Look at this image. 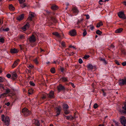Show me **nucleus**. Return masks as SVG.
I'll return each mask as SVG.
<instances>
[{
	"instance_id": "obj_1",
	"label": "nucleus",
	"mask_w": 126,
	"mask_h": 126,
	"mask_svg": "<svg viewBox=\"0 0 126 126\" xmlns=\"http://www.w3.org/2000/svg\"><path fill=\"white\" fill-rule=\"evenodd\" d=\"M2 120L4 122L5 124L7 126H9L10 124V119L9 117L7 116L5 117L4 115L1 116Z\"/></svg>"
},
{
	"instance_id": "obj_2",
	"label": "nucleus",
	"mask_w": 126,
	"mask_h": 126,
	"mask_svg": "<svg viewBox=\"0 0 126 126\" xmlns=\"http://www.w3.org/2000/svg\"><path fill=\"white\" fill-rule=\"evenodd\" d=\"M22 112L25 116L29 115L31 113V112L26 108L23 109L22 110Z\"/></svg>"
},
{
	"instance_id": "obj_3",
	"label": "nucleus",
	"mask_w": 126,
	"mask_h": 126,
	"mask_svg": "<svg viewBox=\"0 0 126 126\" xmlns=\"http://www.w3.org/2000/svg\"><path fill=\"white\" fill-rule=\"evenodd\" d=\"M120 119L121 124L124 126H126V118L122 116L120 117Z\"/></svg>"
},
{
	"instance_id": "obj_4",
	"label": "nucleus",
	"mask_w": 126,
	"mask_h": 126,
	"mask_svg": "<svg viewBox=\"0 0 126 126\" xmlns=\"http://www.w3.org/2000/svg\"><path fill=\"white\" fill-rule=\"evenodd\" d=\"M118 15L119 17L121 18L124 19L126 18L125 15L123 12L121 11L119 12L118 13Z\"/></svg>"
},
{
	"instance_id": "obj_5",
	"label": "nucleus",
	"mask_w": 126,
	"mask_h": 126,
	"mask_svg": "<svg viewBox=\"0 0 126 126\" xmlns=\"http://www.w3.org/2000/svg\"><path fill=\"white\" fill-rule=\"evenodd\" d=\"M29 23H27L23 27L21 28V29L23 31H25L29 28Z\"/></svg>"
},
{
	"instance_id": "obj_6",
	"label": "nucleus",
	"mask_w": 126,
	"mask_h": 126,
	"mask_svg": "<svg viewBox=\"0 0 126 126\" xmlns=\"http://www.w3.org/2000/svg\"><path fill=\"white\" fill-rule=\"evenodd\" d=\"M122 108V110H119V111L121 113H126V100L124 104V106Z\"/></svg>"
},
{
	"instance_id": "obj_7",
	"label": "nucleus",
	"mask_w": 126,
	"mask_h": 126,
	"mask_svg": "<svg viewBox=\"0 0 126 126\" xmlns=\"http://www.w3.org/2000/svg\"><path fill=\"white\" fill-rule=\"evenodd\" d=\"M61 109V107L60 106H59L56 108V112L57 113L56 116H57L60 114Z\"/></svg>"
},
{
	"instance_id": "obj_8",
	"label": "nucleus",
	"mask_w": 126,
	"mask_h": 126,
	"mask_svg": "<svg viewBox=\"0 0 126 126\" xmlns=\"http://www.w3.org/2000/svg\"><path fill=\"white\" fill-rule=\"evenodd\" d=\"M119 84L120 85L123 84H126V78L120 80Z\"/></svg>"
},
{
	"instance_id": "obj_9",
	"label": "nucleus",
	"mask_w": 126,
	"mask_h": 126,
	"mask_svg": "<svg viewBox=\"0 0 126 126\" xmlns=\"http://www.w3.org/2000/svg\"><path fill=\"white\" fill-rule=\"evenodd\" d=\"M69 34L71 36H74L76 35V32L75 30H73L70 31L69 32Z\"/></svg>"
},
{
	"instance_id": "obj_10",
	"label": "nucleus",
	"mask_w": 126,
	"mask_h": 126,
	"mask_svg": "<svg viewBox=\"0 0 126 126\" xmlns=\"http://www.w3.org/2000/svg\"><path fill=\"white\" fill-rule=\"evenodd\" d=\"M24 17V15L23 14L17 17V19L19 21H20L23 19Z\"/></svg>"
},
{
	"instance_id": "obj_11",
	"label": "nucleus",
	"mask_w": 126,
	"mask_h": 126,
	"mask_svg": "<svg viewBox=\"0 0 126 126\" xmlns=\"http://www.w3.org/2000/svg\"><path fill=\"white\" fill-rule=\"evenodd\" d=\"M36 40L35 37L33 35H32V36L29 38V41L31 42H33Z\"/></svg>"
},
{
	"instance_id": "obj_12",
	"label": "nucleus",
	"mask_w": 126,
	"mask_h": 126,
	"mask_svg": "<svg viewBox=\"0 0 126 126\" xmlns=\"http://www.w3.org/2000/svg\"><path fill=\"white\" fill-rule=\"evenodd\" d=\"M30 16L29 17L28 19L29 20H31L32 18L34 16V14L32 13H31L30 14Z\"/></svg>"
},
{
	"instance_id": "obj_13",
	"label": "nucleus",
	"mask_w": 126,
	"mask_h": 126,
	"mask_svg": "<svg viewBox=\"0 0 126 126\" xmlns=\"http://www.w3.org/2000/svg\"><path fill=\"white\" fill-rule=\"evenodd\" d=\"M18 51V50L15 48L12 49L11 50V52L12 53H17Z\"/></svg>"
},
{
	"instance_id": "obj_14",
	"label": "nucleus",
	"mask_w": 126,
	"mask_h": 126,
	"mask_svg": "<svg viewBox=\"0 0 126 126\" xmlns=\"http://www.w3.org/2000/svg\"><path fill=\"white\" fill-rule=\"evenodd\" d=\"M99 60L104 64H107V62L104 59L102 58L101 57H100L99 58Z\"/></svg>"
},
{
	"instance_id": "obj_15",
	"label": "nucleus",
	"mask_w": 126,
	"mask_h": 126,
	"mask_svg": "<svg viewBox=\"0 0 126 126\" xmlns=\"http://www.w3.org/2000/svg\"><path fill=\"white\" fill-rule=\"evenodd\" d=\"M58 90L59 91H60L62 90H63L64 89V86H62L61 85H60L58 87Z\"/></svg>"
},
{
	"instance_id": "obj_16",
	"label": "nucleus",
	"mask_w": 126,
	"mask_h": 126,
	"mask_svg": "<svg viewBox=\"0 0 126 126\" xmlns=\"http://www.w3.org/2000/svg\"><path fill=\"white\" fill-rule=\"evenodd\" d=\"M54 96V92L52 91H50L49 94V97L50 98H52Z\"/></svg>"
},
{
	"instance_id": "obj_17",
	"label": "nucleus",
	"mask_w": 126,
	"mask_h": 126,
	"mask_svg": "<svg viewBox=\"0 0 126 126\" xmlns=\"http://www.w3.org/2000/svg\"><path fill=\"white\" fill-rule=\"evenodd\" d=\"M19 61V60H17L13 64L12 66V67L13 68L15 67L18 64V62Z\"/></svg>"
},
{
	"instance_id": "obj_18",
	"label": "nucleus",
	"mask_w": 126,
	"mask_h": 126,
	"mask_svg": "<svg viewBox=\"0 0 126 126\" xmlns=\"http://www.w3.org/2000/svg\"><path fill=\"white\" fill-rule=\"evenodd\" d=\"M63 108L64 110H66L68 108V106L66 104H64L63 106Z\"/></svg>"
},
{
	"instance_id": "obj_19",
	"label": "nucleus",
	"mask_w": 126,
	"mask_h": 126,
	"mask_svg": "<svg viewBox=\"0 0 126 126\" xmlns=\"http://www.w3.org/2000/svg\"><path fill=\"white\" fill-rule=\"evenodd\" d=\"M122 30L123 29L122 28H120L116 30L115 31V32L116 33H120L122 31Z\"/></svg>"
},
{
	"instance_id": "obj_20",
	"label": "nucleus",
	"mask_w": 126,
	"mask_h": 126,
	"mask_svg": "<svg viewBox=\"0 0 126 126\" xmlns=\"http://www.w3.org/2000/svg\"><path fill=\"white\" fill-rule=\"evenodd\" d=\"M87 67L89 69H92L93 67L92 65L90 64H89L87 65Z\"/></svg>"
},
{
	"instance_id": "obj_21",
	"label": "nucleus",
	"mask_w": 126,
	"mask_h": 126,
	"mask_svg": "<svg viewBox=\"0 0 126 126\" xmlns=\"http://www.w3.org/2000/svg\"><path fill=\"white\" fill-rule=\"evenodd\" d=\"M103 24L102 22L101 21H100L97 24L96 27L97 28H99L100 26H102Z\"/></svg>"
},
{
	"instance_id": "obj_22",
	"label": "nucleus",
	"mask_w": 126,
	"mask_h": 126,
	"mask_svg": "<svg viewBox=\"0 0 126 126\" xmlns=\"http://www.w3.org/2000/svg\"><path fill=\"white\" fill-rule=\"evenodd\" d=\"M53 34L58 37L59 38L60 37V34L57 32H53Z\"/></svg>"
},
{
	"instance_id": "obj_23",
	"label": "nucleus",
	"mask_w": 126,
	"mask_h": 126,
	"mask_svg": "<svg viewBox=\"0 0 126 126\" xmlns=\"http://www.w3.org/2000/svg\"><path fill=\"white\" fill-rule=\"evenodd\" d=\"M67 119L69 120H72L74 119V117L72 116H68L66 117Z\"/></svg>"
},
{
	"instance_id": "obj_24",
	"label": "nucleus",
	"mask_w": 126,
	"mask_h": 126,
	"mask_svg": "<svg viewBox=\"0 0 126 126\" xmlns=\"http://www.w3.org/2000/svg\"><path fill=\"white\" fill-rule=\"evenodd\" d=\"M72 11L74 13H77L78 12V10L77 8H73Z\"/></svg>"
},
{
	"instance_id": "obj_25",
	"label": "nucleus",
	"mask_w": 126,
	"mask_h": 126,
	"mask_svg": "<svg viewBox=\"0 0 126 126\" xmlns=\"http://www.w3.org/2000/svg\"><path fill=\"white\" fill-rule=\"evenodd\" d=\"M61 80L63 82H64L66 81H68V80L65 77H63L61 79Z\"/></svg>"
},
{
	"instance_id": "obj_26",
	"label": "nucleus",
	"mask_w": 126,
	"mask_h": 126,
	"mask_svg": "<svg viewBox=\"0 0 126 126\" xmlns=\"http://www.w3.org/2000/svg\"><path fill=\"white\" fill-rule=\"evenodd\" d=\"M34 123L37 126H39L40 125V124L39 121L37 120H35Z\"/></svg>"
},
{
	"instance_id": "obj_27",
	"label": "nucleus",
	"mask_w": 126,
	"mask_h": 126,
	"mask_svg": "<svg viewBox=\"0 0 126 126\" xmlns=\"http://www.w3.org/2000/svg\"><path fill=\"white\" fill-rule=\"evenodd\" d=\"M96 33L100 35L102 34V32L99 30H98L96 31Z\"/></svg>"
},
{
	"instance_id": "obj_28",
	"label": "nucleus",
	"mask_w": 126,
	"mask_h": 126,
	"mask_svg": "<svg viewBox=\"0 0 126 126\" xmlns=\"http://www.w3.org/2000/svg\"><path fill=\"white\" fill-rule=\"evenodd\" d=\"M50 71L52 73H54L55 72V69L54 68L51 69Z\"/></svg>"
},
{
	"instance_id": "obj_29",
	"label": "nucleus",
	"mask_w": 126,
	"mask_h": 126,
	"mask_svg": "<svg viewBox=\"0 0 126 126\" xmlns=\"http://www.w3.org/2000/svg\"><path fill=\"white\" fill-rule=\"evenodd\" d=\"M12 75L13 77L16 78L17 77V74L15 72H14L12 73Z\"/></svg>"
},
{
	"instance_id": "obj_30",
	"label": "nucleus",
	"mask_w": 126,
	"mask_h": 126,
	"mask_svg": "<svg viewBox=\"0 0 126 126\" xmlns=\"http://www.w3.org/2000/svg\"><path fill=\"white\" fill-rule=\"evenodd\" d=\"M59 7L57 6L55 4H53L51 6V8H58Z\"/></svg>"
},
{
	"instance_id": "obj_31",
	"label": "nucleus",
	"mask_w": 126,
	"mask_h": 126,
	"mask_svg": "<svg viewBox=\"0 0 126 126\" xmlns=\"http://www.w3.org/2000/svg\"><path fill=\"white\" fill-rule=\"evenodd\" d=\"M29 7V6L28 5H27L26 4H23V7Z\"/></svg>"
},
{
	"instance_id": "obj_32",
	"label": "nucleus",
	"mask_w": 126,
	"mask_h": 126,
	"mask_svg": "<svg viewBox=\"0 0 126 126\" xmlns=\"http://www.w3.org/2000/svg\"><path fill=\"white\" fill-rule=\"evenodd\" d=\"M87 34V32L85 30H84V32L83 33V36H85Z\"/></svg>"
},
{
	"instance_id": "obj_33",
	"label": "nucleus",
	"mask_w": 126,
	"mask_h": 126,
	"mask_svg": "<svg viewBox=\"0 0 126 126\" xmlns=\"http://www.w3.org/2000/svg\"><path fill=\"white\" fill-rule=\"evenodd\" d=\"M113 122L115 124V125L116 126H117L118 125V122L116 121H115L114 120H113Z\"/></svg>"
},
{
	"instance_id": "obj_34",
	"label": "nucleus",
	"mask_w": 126,
	"mask_h": 126,
	"mask_svg": "<svg viewBox=\"0 0 126 126\" xmlns=\"http://www.w3.org/2000/svg\"><path fill=\"white\" fill-rule=\"evenodd\" d=\"M4 78L1 77L0 78V82H3L4 81Z\"/></svg>"
},
{
	"instance_id": "obj_35",
	"label": "nucleus",
	"mask_w": 126,
	"mask_h": 126,
	"mask_svg": "<svg viewBox=\"0 0 126 126\" xmlns=\"http://www.w3.org/2000/svg\"><path fill=\"white\" fill-rule=\"evenodd\" d=\"M97 104L96 103H95L94 105V109L96 108L97 107Z\"/></svg>"
},
{
	"instance_id": "obj_36",
	"label": "nucleus",
	"mask_w": 126,
	"mask_h": 126,
	"mask_svg": "<svg viewBox=\"0 0 126 126\" xmlns=\"http://www.w3.org/2000/svg\"><path fill=\"white\" fill-rule=\"evenodd\" d=\"M34 63L36 64H38V62L37 61V59H35L34 60Z\"/></svg>"
},
{
	"instance_id": "obj_37",
	"label": "nucleus",
	"mask_w": 126,
	"mask_h": 126,
	"mask_svg": "<svg viewBox=\"0 0 126 126\" xmlns=\"http://www.w3.org/2000/svg\"><path fill=\"white\" fill-rule=\"evenodd\" d=\"M30 85L31 86H34L35 85L33 83V82L32 81H30Z\"/></svg>"
},
{
	"instance_id": "obj_38",
	"label": "nucleus",
	"mask_w": 126,
	"mask_h": 126,
	"mask_svg": "<svg viewBox=\"0 0 126 126\" xmlns=\"http://www.w3.org/2000/svg\"><path fill=\"white\" fill-rule=\"evenodd\" d=\"M33 67H34L33 65H29L28 66V67L30 69L32 68H33Z\"/></svg>"
},
{
	"instance_id": "obj_39",
	"label": "nucleus",
	"mask_w": 126,
	"mask_h": 126,
	"mask_svg": "<svg viewBox=\"0 0 126 126\" xmlns=\"http://www.w3.org/2000/svg\"><path fill=\"white\" fill-rule=\"evenodd\" d=\"M79 63H80V64H81V63H82L83 62V61H82V60L81 59H79Z\"/></svg>"
},
{
	"instance_id": "obj_40",
	"label": "nucleus",
	"mask_w": 126,
	"mask_h": 126,
	"mask_svg": "<svg viewBox=\"0 0 126 126\" xmlns=\"http://www.w3.org/2000/svg\"><path fill=\"white\" fill-rule=\"evenodd\" d=\"M10 92V91L9 89H7L6 90V92L5 93L7 95V94Z\"/></svg>"
},
{
	"instance_id": "obj_41",
	"label": "nucleus",
	"mask_w": 126,
	"mask_h": 126,
	"mask_svg": "<svg viewBox=\"0 0 126 126\" xmlns=\"http://www.w3.org/2000/svg\"><path fill=\"white\" fill-rule=\"evenodd\" d=\"M9 8H15V7L13 6L12 4L9 5Z\"/></svg>"
},
{
	"instance_id": "obj_42",
	"label": "nucleus",
	"mask_w": 126,
	"mask_h": 126,
	"mask_svg": "<svg viewBox=\"0 0 126 126\" xmlns=\"http://www.w3.org/2000/svg\"><path fill=\"white\" fill-rule=\"evenodd\" d=\"M0 88H2L3 89H4V86L2 84H0Z\"/></svg>"
},
{
	"instance_id": "obj_43",
	"label": "nucleus",
	"mask_w": 126,
	"mask_h": 126,
	"mask_svg": "<svg viewBox=\"0 0 126 126\" xmlns=\"http://www.w3.org/2000/svg\"><path fill=\"white\" fill-rule=\"evenodd\" d=\"M4 39L3 38H1L0 39V42L2 43H3L4 42Z\"/></svg>"
},
{
	"instance_id": "obj_44",
	"label": "nucleus",
	"mask_w": 126,
	"mask_h": 126,
	"mask_svg": "<svg viewBox=\"0 0 126 126\" xmlns=\"http://www.w3.org/2000/svg\"><path fill=\"white\" fill-rule=\"evenodd\" d=\"M90 29L92 30H93L94 29V27L93 26V25H90Z\"/></svg>"
},
{
	"instance_id": "obj_45",
	"label": "nucleus",
	"mask_w": 126,
	"mask_h": 126,
	"mask_svg": "<svg viewBox=\"0 0 126 126\" xmlns=\"http://www.w3.org/2000/svg\"><path fill=\"white\" fill-rule=\"evenodd\" d=\"M61 44L63 47H64L65 46V43L64 42H62L61 43Z\"/></svg>"
},
{
	"instance_id": "obj_46",
	"label": "nucleus",
	"mask_w": 126,
	"mask_h": 126,
	"mask_svg": "<svg viewBox=\"0 0 126 126\" xmlns=\"http://www.w3.org/2000/svg\"><path fill=\"white\" fill-rule=\"evenodd\" d=\"M9 30V29L8 28H7L6 29H3V31H4L7 32Z\"/></svg>"
},
{
	"instance_id": "obj_47",
	"label": "nucleus",
	"mask_w": 126,
	"mask_h": 126,
	"mask_svg": "<svg viewBox=\"0 0 126 126\" xmlns=\"http://www.w3.org/2000/svg\"><path fill=\"white\" fill-rule=\"evenodd\" d=\"M122 64L123 66L126 65V61L125 62L122 63Z\"/></svg>"
},
{
	"instance_id": "obj_48",
	"label": "nucleus",
	"mask_w": 126,
	"mask_h": 126,
	"mask_svg": "<svg viewBox=\"0 0 126 126\" xmlns=\"http://www.w3.org/2000/svg\"><path fill=\"white\" fill-rule=\"evenodd\" d=\"M25 0H19V2L20 3H22L25 1Z\"/></svg>"
},
{
	"instance_id": "obj_49",
	"label": "nucleus",
	"mask_w": 126,
	"mask_h": 126,
	"mask_svg": "<svg viewBox=\"0 0 126 126\" xmlns=\"http://www.w3.org/2000/svg\"><path fill=\"white\" fill-rule=\"evenodd\" d=\"M1 95H2V98L3 97L5 96L6 95V94L5 93H3L2 94H1Z\"/></svg>"
},
{
	"instance_id": "obj_50",
	"label": "nucleus",
	"mask_w": 126,
	"mask_h": 126,
	"mask_svg": "<svg viewBox=\"0 0 126 126\" xmlns=\"http://www.w3.org/2000/svg\"><path fill=\"white\" fill-rule=\"evenodd\" d=\"M11 75L10 74H8L6 75V77L8 78H10L11 77Z\"/></svg>"
},
{
	"instance_id": "obj_51",
	"label": "nucleus",
	"mask_w": 126,
	"mask_h": 126,
	"mask_svg": "<svg viewBox=\"0 0 126 126\" xmlns=\"http://www.w3.org/2000/svg\"><path fill=\"white\" fill-rule=\"evenodd\" d=\"M70 84L73 88H75V86L74 85L73 83H72L71 82H70Z\"/></svg>"
},
{
	"instance_id": "obj_52",
	"label": "nucleus",
	"mask_w": 126,
	"mask_h": 126,
	"mask_svg": "<svg viewBox=\"0 0 126 126\" xmlns=\"http://www.w3.org/2000/svg\"><path fill=\"white\" fill-rule=\"evenodd\" d=\"M114 47L113 45H111L110 47V48L112 49L113 50H114Z\"/></svg>"
},
{
	"instance_id": "obj_53",
	"label": "nucleus",
	"mask_w": 126,
	"mask_h": 126,
	"mask_svg": "<svg viewBox=\"0 0 126 126\" xmlns=\"http://www.w3.org/2000/svg\"><path fill=\"white\" fill-rule=\"evenodd\" d=\"M86 16V18L87 19H88L89 18L90 16L89 15H85Z\"/></svg>"
},
{
	"instance_id": "obj_54",
	"label": "nucleus",
	"mask_w": 126,
	"mask_h": 126,
	"mask_svg": "<svg viewBox=\"0 0 126 126\" xmlns=\"http://www.w3.org/2000/svg\"><path fill=\"white\" fill-rule=\"evenodd\" d=\"M115 62L116 64L118 65H120V64L116 60L115 61Z\"/></svg>"
},
{
	"instance_id": "obj_55",
	"label": "nucleus",
	"mask_w": 126,
	"mask_h": 126,
	"mask_svg": "<svg viewBox=\"0 0 126 126\" xmlns=\"http://www.w3.org/2000/svg\"><path fill=\"white\" fill-rule=\"evenodd\" d=\"M89 57V55H85L84 56V58L85 59H87Z\"/></svg>"
},
{
	"instance_id": "obj_56",
	"label": "nucleus",
	"mask_w": 126,
	"mask_h": 126,
	"mask_svg": "<svg viewBox=\"0 0 126 126\" xmlns=\"http://www.w3.org/2000/svg\"><path fill=\"white\" fill-rule=\"evenodd\" d=\"M102 91H103V95L104 96H106V94L103 91V90H102Z\"/></svg>"
},
{
	"instance_id": "obj_57",
	"label": "nucleus",
	"mask_w": 126,
	"mask_h": 126,
	"mask_svg": "<svg viewBox=\"0 0 126 126\" xmlns=\"http://www.w3.org/2000/svg\"><path fill=\"white\" fill-rule=\"evenodd\" d=\"M5 104L7 105V106H9L10 105V103L9 102H7V103Z\"/></svg>"
},
{
	"instance_id": "obj_58",
	"label": "nucleus",
	"mask_w": 126,
	"mask_h": 126,
	"mask_svg": "<svg viewBox=\"0 0 126 126\" xmlns=\"http://www.w3.org/2000/svg\"><path fill=\"white\" fill-rule=\"evenodd\" d=\"M69 113V112L68 111H65V113L66 114H67Z\"/></svg>"
},
{
	"instance_id": "obj_59",
	"label": "nucleus",
	"mask_w": 126,
	"mask_h": 126,
	"mask_svg": "<svg viewBox=\"0 0 126 126\" xmlns=\"http://www.w3.org/2000/svg\"><path fill=\"white\" fill-rule=\"evenodd\" d=\"M69 47L70 48H75V47L74 46H72V45L70 46H69Z\"/></svg>"
},
{
	"instance_id": "obj_60",
	"label": "nucleus",
	"mask_w": 126,
	"mask_h": 126,
	"mask_svg": "<svg viewBox=\"0 0 126 126\" xmlns=\"http://www.w3.org/2000/svg\"><path fill=\"white\" fill-rule=\"evenodd\" d=\"M104 1H102V0H99V3L100 4H101V3H100V2H104Z\"/></svg>"
},
{
	"instance_id": "obj_61",
	"label": "nucleus",
	"mask_w": 126,
	"mask_h": 126,
	"mask_svg": "<svg viewBox=\"0 0 126 126\" xmlns=\"http://www.w3.org/2000/svg\"><path fill=\"white\" fill-rule=\"evenodd\" d=\"M123 3L124 5L126 6V1H124Z\"/></svg>"
},
{
	"instance_id": "obj_62",
	"label": "nucleus",
	"mask_w": 126,
	"mask_h": 126,
	"mask_svg": "<svg viewBox=\"0 0 126 126\" xmlns=\"http://www.w3.org/2000/svg\"><path fill=\"white\" fill-rule=\"evenodd\" d=\"M10 10L11 11H14L15 10V8H10Z\"/></svg>"
},
{
	"instance_id": "obj_63",
	"label": "nucleus",
	"mask_w": 126,
	"mask_h": 126,
	"mask_svg": "<svg viewBox=\"0 0 126 126\" xmlns=\"http://www.w3.org/2000/svg\"><path fill=\"white\" fill-rule=\"evenodd\" d=\"M46 98V96H45V95H44L42 97V98L43 99H45V98Z\"/></svg>"
},
{
	"instance_id": "obj_64",
	"label": "nucleus",
	"mask_w": 126,
	"mask_h": 126,
	"mask_svg": "<svg viewBox=\"0 0 126 126\" xmlns=\"http://www.w3.org/2000/svg\"><path fill=\"white\" fill-rule=\"evenodd\" d=\"M33 92H29L28 93V94H32V93H33Z\"/></svg>"
}]
</instances>
